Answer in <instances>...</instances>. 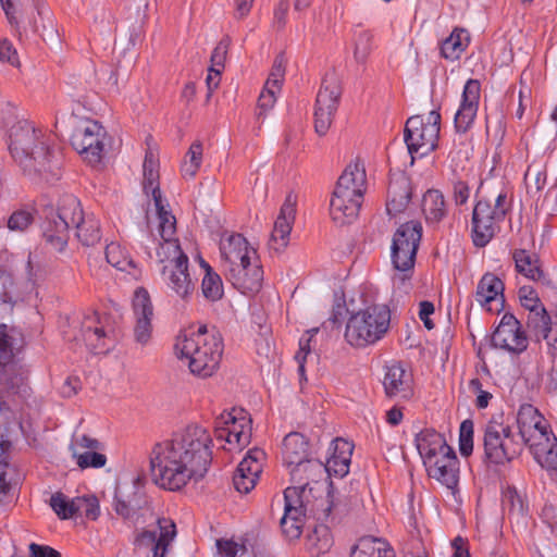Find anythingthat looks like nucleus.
I'll use <instances>...</instances> for the list:
<instances>
[{
  "mask_svg": "<svg viewBox=\"0 0 557 557\" xmlns=\"http://www.w3.org/2000/svg\"><path fill=\"white\" fill-rule=\"evenodd\" d=\"M211 445L209 431L197 423L156 443L149 455L154 482L162 488L178 491L190 481L201 480L211 463Z\"/></svg>",
  "mask_w": 557,
  "mask_h": 557,
  "instance_id": "obj_1",
  "label": "nucleus"
},
{
  "mask_svg": "<svg viewBox=\"0 0 557 557\" xmlns=\"http://www.w3.org/2000/svg\"><path fill=\"white\" fill-rule=\"evenodd\" d=\"M222 267L226 278L243 294L258 293L263 270L257 250L238 233L224 234L220 240Z\"/></svg>",
  "mask_w": 557,
  "mask_h": 557,
  "instance_id": "obj_2",
  "label": "nucleus"
},
{
  "mask_svg": "<svg viewBox=\"0 0 557 557\" xmlns=\"http://www.w3.org/2000/svg\"><path fill=\"white\" fill-rule=\"evenodd\" d=\"M223 349L221 335L215 331L209 332L206 325L180 333L174 345L176 356L200 377L211 376L218 370Z\"/></svg>",
  "mask_w": 557,
  "mask_h": 557,
  "instance_id": "obj_3",
  "label": "nucleus"
},
{
  "mask_svg": "<svg viewBox=\"0 0 557 557\" xmlns=\"http://www.w3.org/2000/svg\"><path fill=\"white\" fill-rule=\"evenodd\" d=\"M8 145L14 161L28 173L47 171L55 156L49 136L27 120L11 126Z\"/></svg>",
  "mask_w": 557,
  "mask_h": 557,
  "instance_id": "obj_4",
  "label": "nucleus"
},
{
  "mask_svg": "<svg viewBox=\"0 0 557 557\" xmlns=\"http://www.w3.org/2000/svg\"><path fill=\"white\" fill-rule=\"evenodd\" d=\"M414 443L428 475L455 493L459 483V460L444 435L424 429L416 435Z\"/></svg>",
  "mask_w": 557,
  "mask_h": 557,
  "instance_id": "obj_5",
  "label": "nucleus"
},
{
  "mask_svg": "<svg viewBox=\"0 0 557 557\" xmlns=\"http://www.w3.org/2000/svg\"><path fill=\"white\" fill-rule=\"evenodd\" d=\"M389 325V308L381 304L370 305L349 314L344 339L352 348H367L380 342Z\"/></svg>",
  "mask_w": 557,
  "mask_h": 557,
  "instance_id": "obj_6",
  "label": "nucleus"
},
{
  "mask_svg": "<svg viewBox=\"0 0 557 557\" xmlns=\"http://www.w3.org/2000/svg\"><path fill=\"white\" fill-rule=\"evenodd\" d=\"M511 205L505 187L475 202L471 216V238L475 247H485L500 231Z\"/></svg>",
  "mask_w": 557,
  "mask_h": 557,
  "instance_id": "obj_7",
  "label": "nucleus"
},
{
  "mask_svg": "<svg viewBox=\"0 0 557 557\" xmlns=\"http://www.w3.org/2000/svg\"><path fill=\"white\" fill-rule=\"evenodd\" d=\"M157 260L160 265V275L171 293L188 300L195 290V283L189 273V260L180 245L168 243L158 247Z\"/></svg>",
  "mask_w": 557,
  "mask_h": 557,
  "instance_id": "obj_8",
  "label": "nucleus"
},
{
  "mask_svg": "<svg viewBox=\"0 0 557 557\" xmlns=\"http://www.w3.org/2000/svg\"><path fill=\"white\" fill-rule=\"evenodd\" d=\"M522 447V441H519L510 425L491 420L484 426L483 449L486 462L504 466L517 458Z\"/></svg>",
  "mask_w": 557,
  "mask_h": 557,
  "instance_id": "obj_9",
  "label": "nucleus"
},
{
  "mask_svg": "<svg viewBox=\"0 0 557 557\" xmlns=\"http://www.w3.org/2000/svg\"><path fill=\"white\" fill-rule=\"evenodd\" d=\"M81 214V202L72 196H65L55 212H51L42 225V237L46 243L57 252H62L69 240V228Z\"/></svg>",
  "mask_w": 557,
  "mask_h": 557,
  "instance_id": "obj_10",
  "label": "nucleus"
},
{
  "mask_svg": "<svg viewBox=\"0 0 557 557\" xmlns=\"http://www.w3.org/2000/svg\"><path fill=\"white\" fill-rule=\"evenodd\" d=\"M440 122L441 115L436 111H431L426 119L414 115L407 120L404 139L412 157L413 154L424 157L436 148Z\"/></svg>",
  "mask_w": 557,
  "mask_h": 557,
  "instance_id": "obj_11",
  "label": "nucleus"
},
{
  "mask_svg": "<svg viewBox=\"0 0 557 557\" xmlns=\"http://www.w3.org/2000/svg\"><path fill=\"white\" fill-rule=\"evenodd\" d=\"M214 434L228 445L227 450H242L250 443L251 419L242 409L223 412L215 420Z\"/></svg>",
  "mask_w": 557,
  "mask_h": 557,
  "instance_id": "obj_12",
  "label": "nucleus"
},
{
  "mask_svg": "<svg viewBox=\"0 0 557 557\" xmlns=\"http://www.w3.org/2000/svg\"><path fill=\"white\" fill-rule=\"evenodd\" d=\"M107 138V132L102 125L87 120L75 127L71 144L84 161L90 165H97L102 160Z\"/></svg>",
  "mask_w": 557,
  "mask_h": 557,
  "instance_id": "obj_13",
  "label": "nucleus"
},
{
  "mask_svg": "<svg viewBox=\"0 0 557 557\" xmlns=\"http://www.w3.org/2000/svg\"><path fill=\"white\" fill-rule=\"evenodd\" d=\"M342 87L335 74H327L318 91L314 106V129L323 136L330 129L337 111Z\"/></svg>",
  "mask_w": 557,
  "mask_h": 557,
  "instance_id": "obj_14",
  "label": "nucleus"
},
{
  "mask_svg": "<svg viewBox=\"0 0 557 557\" xmlns=\"http://www.w3.org/2000/svg\"><path fill=\"white\" fill-rule=\"evenodd\" d=\"M517 424L519 429L517 436L519 441H522V445H527L529 448L553 434L546 419L530 404L520 406Z\"/></svg>",
  "mask_w": 557,
  "mask_h": 557,
  "instance_id": "obj_15",
  "label": "nucleus"
},
{
  "mask_svg": "<svg viewBox=\"0 0 557 557\" xmlns=\"http://www.w3.org/2000/svg\"><path fill=\"white\" fill-rule=\"evenodd\" d=\"M81 333L86 346L95 354H104L113 345V330L108 325V318L97 312L84 315L81 322Z\"/></svg>",
  "mask_w": 557,
  "mask_h": 557,
  "instance_id": "obj_16",
  "label": "nucleus"
},
{
  "mask_svg": "<svg viewBox=\"0 0 557 557\" xmlns=\"http://www.w3.org/2000/svg\"><path fill=\"white\" fill-rule=\"evenodd\" d=\"M289 469L290 480L294 483L288 488H295L297 497L309 499V493L314 490L313 485H318L321 481L327 478V472L323 462L305 458L301 462L292 466Z\"/></svg>",
  "mask_w": 557,
  "mask_h": 557,
  "instance_id": "obj_17",
  "label": "nucleus"
},
{
  "mask_svg": "<svg viewBox=\"0 0 557 557\" xmlns=\"http://www.w3.org/2000/svg\"><path fill=\"white\" fill-rule=\"evenodd\" d=\"M284 515L281 519L282 532L288 540H297L302 533L309 499L297 497L295 488L284 491Z\"/></svg>",
  "mask_w": 557,
  "mask_h": 557,
  "instance_id": "obj_18",
  "label": "nucleus"
},
{
  "mask_svg": "<svg viewBox=\"0 0 557 557\" xmlns=\"http://www.w3.org/2000/svg\"><path fill=\"white\" fill-rule=\"evenodd\" d=\"M382 383L388 398L407 400L413 394L412 373L399 361H392L384 367Z\"/></svg>",
  "mask_w": 557,
  "mask_h": 557,
  "instance_id": "obj_19",
  "label": "nucleus"
},
{
  "mask_svg": "<svg viewBox=\"0 0 557 557\" xmlns=\"http://www.w3.org/2000/svg\"><path fill=\"white\" fill-rule=\"evenodd\" d=\"M492 343L495 347L517 354L522 352L528 347V338L524 332L521 331L520 322L509 313L503 315L492 336Z\"/></svg>",
  "mask_w": 557,
  "mask_h": 557,
  "instance_id": "obj_20",
  "label": "nucleus"
},
{
  "mask_svg": "<svg viewBox=\"0 0 557 557\" xmlns=\"http://www.w3.org/2000/svg\"><path fill=\"white\" fill-rule=\"evenodd\" d=\"M296 196L288 194L274 221L273 230L269 239L270 249L280 252L287 247L296 218Z\"/></svg>",
  "mask_w": 557,
  "mask_h": 557,
  "instance_id": "obj_21",
  "label": "nucleus"
},
{
  "mask_svg": "<svg viewBox=\"0 0 557 557\" xmlns=\"http://www.w3.org/2000/svg\"><path fill=\"white\" fill-rule=\"evenodd\" d=\"M481 97V84L478 79H468L463 86L460 106L454 123L458 133H467L476 117Z\"/></svg>",
  "mask_w": 557,
  "mask_h": 557,
  "instance_id": "obj_22",
  "label": "nucleus"
},
{
  "mask_svg": "<svg viewBox=\"0 0 557 557\" xmlns=\"http://www.w3.org/2000/svg\"><path fill=\"white\" fill-rule=\"evenodd\" d=\"M176 535L175 523L166 518L158 519L157 524L137 537L139 546L151 547L152 557H164L170 543Z\"/></svg>",
  "mask_w": 557,
  "mask_h": 557,
  "instance_id": "obj_23",
  "label": "nucleus"
},
{
  "mask_svg": "<svg viewBox=\"0 0 557 557\" xmlns=\"http://www.w3.org/2000/svg\"><path fill=\"white\" fill-rule=\"evenodd\" d=\"M264 457V451L258 448L250 449L247 453L233 476V484L236 491L247 494L256 486L262 471Z\"/></svg>",
  "mask_w": 557,
  "mask_h": 557,
  "instance_id": "obj_24",
  "label": "nucleus"
},
{
  "mask_svg": "<svg viewBox=\"0 0 557 557\" xmlns=\"http://www.w3.org/2000/svg\"><path fill=\"white\" fill-rule=\"evenodd\" d=\"M133 310L136 320L135 338L138 343L146 344L151 335L153 306L148 290L144 287H138L134 293Z\"/></svg>",
  "mask_w": 557,
  "mask_h": 557,
  "instance_id": "obj_25",
  "label": "nucleus"
},
{
  "mask_svg": "<svg viewBox=\"0 0 557 557\" xmlns=\"http://www.w3.org/2000/svg\"><path fill=\"white\" fill-rule=\"evenodd\" d=\"M367 188V175L363 163H349L339 176L332 195L348 196L363 200Z\"/></svg>",
  "mask_w": 557,
  "mask_h": 557,
  "instance_id": "obj_26",
  "label": "nucleus"
},
{
  "mask_svg": "<svg viewBox=\"0 0 557 557\" xmlns=\"http://www.w3.org/2000/svg\"><path fill=\"white\" fill-rule=\"evenodd\" d=\"M99 448L100 443L87 435L75 437L70 446L72 457L82 469L101 468L106 465L107 457L97 451Z\"/></svg>",
  "mask_w": 557,
  "mask_h": 557,
  "instance_id": "obj_27",
  "label": "nucleus"
},
{
  "mask_svg": "<svg viewBox=\"0 0 557 557\" xmlns=\"http://www.w3.org/2000/svg\"><path fill=\"white\" fill-rule=\"evenodd\" d=\"M416 246L410 248H392V262L395 269V273L393 275V285L398 288H404L405 292L408 290L409 281L411 280L413 267L416 262L417 256Z\"/></svg>",
  "mask_w": 557,
  "mask_h": 557,
  "instance_id": "obj_28",
  "label": "nucleus"
},
{
  "mask_svg": "<svg viewBox=\"0 0 557 557\" xmlns=\"http://www.w3.org/2000/svg\"><path fill=\"white\" fill-rule=\"evenodd\" d=\"M416 246L410 248H392V262L395 269V273L393 275V285L398 288H404L405 292L408 290L409 281L411 280L413 267L416 262L417 256Z\"/></svg>",
  "mask_w": 557,
  "mask_h": 557,
  "instance_id": "obj_29",
  "label": "nucleus"
},
{
  "mask_svg": "<svg viewBox=\"0 0 557 557\" xmlns=\"http://www.w3.org/2000/svg\"><path fill=\"white\" fill-rule=\"evenodd\" d=\"M331 455L323 463L327 474L345 476L349 472L354 445L341 437L335 438L331 443Z\"/></svg>",
  "mask_w": 557,
  "mask_h": 557,
  "instance_id": "obj_30",
  "label": "nucleus"
},
{
  "mask_svg": "<svg viewBox=\"0 0 557 557\" xmlns=\"http://www.w3.org/2000/svg\"><path fill=\"white\" fill-rule=\"evenodd\" d=\"M285 75V67L282 57L274 60L270 75L264 84V87L258 98V108L262 112L271 110L275 102L277 95L281 92L282 83Z\"/></svg>",
  "mask_w": 557,
  "mask_h": 557,
  "instance_id": "obj_31",
  "label": "nucleus"
},
{
  "mask_svg": "<svg viewBox=\"0 0 557 557\" xmlns=\"http://www.w3.org/2000/svg\"><path fill=\"white\" fill-rule=\"evenodd\" d=\"M363 200L352 197L332 195L330 213L332 220L338 225L350 224L360 211Z\"/></svg>",
  "mask_w": 557,
  "mask_h": 557,
  "instance_id": "obj_32",
  "label": "nucleus"
},
{
  "mask_svg": "<svg viewBox=\"0 0 557 557\" xmlns=\"http://www.w3.org/2000/svg\"><path fill=\"white\" fill-rule=\"evenodd\" d=\"M283 460L287 468L301 462L309 457V443L297 432L287 434L283 441Z\"/></svg>",
  "mask_w": 557,
  "mask_h": 557,
  "instance_id": "obj_33",
  "label": "nucleus"
},
{
  "mask_svg": "<svg viewBox=\"0 0 557 557\" xmlns=\"http://www.w3.org/2000/svg\"><path fill=\"white\" fill-rule=\"evenodd\" d=\"M153 202L158 219L157 230L162 239L159 247H164L168 243L180 245L178 239L175 237L176 219L172 212L168 210L169 205L163 199Z\"/></svg>",
  "mask_w": 557,
  "mask_h": 557,
  "instance_id": "obj_34",
  "label": "nucleus"
},
{
  "mask_svg": "<svg viewBox=\"0 0 557 557\" xmlns=\"http://www.w3.org/2000/svg\"><path fill=\"white\" fill-rule=\"evenodd\" d=\"M504 283L493 273H485L480 280L475 298L482 306H488L492 301H504Z\"/></svg>",
  "mask_w": 557,
  "mask_h": 557,
  "instance_id": "obj_35",
  "label": "nucleus"
},
{
  "mask_svg": "<svg viewBox=\"0 0 557 557\" xmlns=\"http://www.w3.org/2000/svg\"><path fill=\"white\" fill-rule=\"evenodd\" d=\"M143 187L147 196H151L153 201L162 199L159 186V161L152 151H147L143 164Z\"/></svg>",
  "mask_w": 557,
  "mask_h": 557,
  "instance_id": "obj_36",
  "label": "nucleus"
},
{
  "mask_svg": "<svg viewBox=\"0 0 557 557\" xmlns=\"http://www.w3.org/2000/svg\"><path fill=\"white\" fill-rule=\"evenodd\" d=\"M76 227L77 239L86 247L95 246L101 239V231L99 220L92 214L84 215L81 208L78 219L72 223Z\"/></svg>",
  "mask_w": 557,
  "mask_h": 557,
  "instance_id": "obj_37",
  "label": "nucleus"
},
{
  "mask_svg": "<svg viewBox=\"0 0 557 557\" xmlns=\"http://www.w3.org/2000/svg\"><path fill=\"white\" fill-rule=\"evenodd\" d=\"M530 451L541 467L557 471V438L554 434L533 444Z\"/></svg>",
  "mask_w": 557,
  "mask_h": 557,
  "instance_id": "obj_38",
  "label": "nucleus"
},
{
  "mask_svg": "<svg viewBox=\"0 0 557 557\" xmlns=\"http://www.w3.org/2000/svg\"><path fill=\"white\" fill-rule=\"evenodd\" d=\"M21 347V334L15 329L0 324V364H8L17 358Z\"/></svg>",
  "mask_w": 557,
  "mask_h": 557,
  "instance_id": "obj_39",
  "label": "nucleus"
},
{
  "mask_svg": "<svg viewBox=\"0 0 557 557\" xmlns=\"http://www.w3.org/2000/svg\"><path fill=\"white\" fill-rule=\"evenodd\" d=\"M410 185L407 180L403 178L392 183L388 187V200L386 211L391 216L403 212L410 201Z\"/></svg>",
  "mask_w": 557,
  "mask_h": 557,
  "instance_id": "obj_40",
  "label": "nucleus"
},
{
  "mask_svg": "<svg viewBox=\"0 0 557 557\" xmlns=\"http://www.w3.org/2000/svg\"><path fill=\"white\" fill-rule=\"evenodd\" d=\"M107 261L119 271L126 272L134 277L139 273L129 252L119 243H110L106 247Z\"/></svg>",
  "mask_w": 557,
  "mask_h": 557,
  "instance_id": "obj_41",
  "label": "nucleus"
},
{
  "mask_svg": "<svg viewBox=\"0 0 557 557\" xmlns=\"http://www.w3.org/2000/svg\"><path fill=\"white\" fill-rule=\"evenodd\" d=\"M350 557H395V553L385 541L367 536L358 541Z\"/></svg>",
  "mask_w": 557,
  "mask_h": 557,
  "instance_id": "obj_42",
  "label": "nucleus"
},
{
  "mask_svg": "<svg viewBox=\"0 0 557 557\" xmlns=\"http://www.w3.org/2000/svg\"><path fill=\"white\" fill-rule=\"evenodd\" d=\"M422 211L428 222L437 223L447 214L444 195L437 189H429L422 199Z\"/></svg>",
  "mask_w": 557,
  "mask_h": 557,
  "instance_id": "obj_43",
  "label": "nucleus"
},
{
  "mask_svg": "<svg viewBox=\"0 0 557 557\" xmlns=\"http://www.w3.org/2000/svg\"><path fill=\"white\" fill-rule=\"evenodd\" d=\"M470 42L469 34L462 28H455L441 42V55L446 60L456 61L460 58Z\"/></svg>",
  "mask_w": 557,
  "mask_h": 557,
  "instance_id": "obj_44",
  "label": "nucleus"
},
{
  "mask_svg": "<svg viewBox=\"0 0 557 557\" xmlns=\"http://www.w3.org/2000/svg\"><path fill=\"white\" fill-rule=\"evenodd\" d=\"M422 236V225L418 221H409L401 224L394 234L392 248H410L419 247Z\"/></svg>",
  "mask_w": 557,
  "mask_h": 557,
  "instance_id": "obj_45",
  "label": "nucleus"
},
{
  "mask_svg": "<svg viewBox=\"0 0 557 557\" xmlns=\"http://www.w3.org/2000/svg\"><path fill=\"white\" fill-rule=\"evenodd\" d=\"M0 367H2L0 381L8 391H16L24 385L28 370L20 359L15 358L8 364H0Z\"/></svg>",
  "mask_w": 557,
  "mask_h": 557,
  "instance_id": "obj_46",
  "label": "nucleus"
},
{
  "mask_svg": "<svg viewBox=\"0 0 557 557\" xmlns=\"http://www.w3.org/2000/svg\"><path fill=\"white\" fill-rule=\"evenodd\" d=\"M333 545V537L326 525H317L306 537V548L313 557L327 553Z\"/></svg>",
  "mask_w": 557,
  "mask_h": 557,
  "instance_id": "obj_47",
  "label": "nucleus"
},
{
  "mask_svg": "<svg viewBox=\"0 0 557 557\" xmlns=\"http://www.w3.org/2000/svg\"><path fill=\"white\" fill-rule=\"evenodd\" d=\"M519 299L521 306L529 311L527 317V325L529 331L532 329L531 320H536V318L548 317L546 309L543 307L537 293L531 286H522L519 289Z\"/></svg>",
  "mask_w": 557,
  "mask_h": 557,
  "instance_id": "obj_48",
  "label": "nucleus"
},
{
  "mask_svg": "<svg viewBox=\"0 0 557 557\" xmlns=\"http://www.w3.org/2000/svg\"><path fill=\"white\" fill-rule=\"evenodd\" d=\"M513 260L517 272L524 277L532 281H540L543 277V271L535 255L520 249L513 252Z\"/></svg>",
  "mask_w": 557,
  "mask_h": 557,
  "instance_id": "obj_49",
  "label": "nucleus"
},
{
  "mask_svg": "<svg viewBox=\"0 0 557 557\" xmlns=\"http://www.w3.org/2000/svg\"><path fill=\"white\" fill-rule=\"evenodd\" d=\"M535 319L531 320L530 332L537 341L544 339L550 349L557 350V321L553 322L549 315L546 319L536 317Z\"/></svg>",
  "mask_w": 557,
  "mask_h": 557,
  "instance_id": "obj_50",
  "label": "nucleus"
},
{
  "mask_svg": "<svg viewBox=\"0 0 557 557\" xmlns=\"http://www.w3.org/2000/svg\"><path fill=\"white\" fill-rule=\"evenodd\" d=\"M200 265L205 270L201 283L202 295L211 301L219 300L223 295V284L220 275L213 272L205 260H201Z\"/></svg>",
  "mask_w": 557,
  "mask_h": 557,
  "instance_id": "obj_51",
  "label": "nucleus"
},
{
  "mask_svg": "<svg viewBox=\"0 0 557 557\" xmlns=\"http://www.w3.org/2000/svg\"><path fill=\"white\" fill-rule=\"evenodd\" d=\"M202 144L195 141L190 145L181 165L182 175L185 178H194L202 162Z\"/></svg>",
  "mask_w": 557,
  "mask_h": 557,
  "instance_id": "obj_52",
  "label": "nucleus"
},
{
  "mask_svg": "<svg viewBox=\"0 0 557 557\" xmlns=\"http://www.w3.org/2000/svg\"><path fill=\"white\" fill-rule=\"evenodd\" d=\"M72 506L75 509V516L85 517L89 520H96L100 513L98 498L94 495L75 497Z\"/></svg>",
  "mask_w": 557,
  "mask_h": 557,
  "instance_id": "obj_53",
  "label": "nucleus"
},
{
  "mask_svg": "<svg viewBox=\"0 0 557 557\" xmlns=\"http://www.w3.org/2000/svg\"><path fill=\"white\" fill-rule=\"evenodd\" d=\"M72 505L73 498L70 499L60 492L54 493L50 498V506L60 519H71L75 516Z\"/></svg>",
  "mask_w": 557,
  "mask_h": 557,
  "instance_id": "obj_54",
  "label": "nucleus"
},
{
  "mask_svg": "<svg viewBox=\"0 0 557 557\" xmlns=\"http://www.w3.org/2000/svg\"><path fill=\"white\" fill-rule=\"evenodd\" d=\"M372 50V35L367 30H360L355 37L354 57L358 63H363Z\"/></svg>",
  "mask_w": 557,
  "mask_h": 557,
  "instance_id": "obj_55",
  "label": "nucleus"
},
{
  "mask_svg": "<svg viewBox=\"0 0 557 557\" xmlns=\"http://www.w3.org/2000/svg\"><path fill=\"white\" fill-rule=\"evenodd\" d=\"M459 451L463 457H468L473 451V422L465 420L459 428Z\"/></svg>",
  "mask_w": 557,
  "mask_h": 557,
  "instance_id": "obj_56",
  "label": "nucleus"
},
{
  "mask_svg": "<svg viewBox=\"0 0 557 557\" xmlns=\"http://www.w3.org/2000/svg\"><path fill=\"white\" fill-rule=\"evenodd\" d=\"M318 333V329H312L307 331L305 335H302L299 339V350L297 351L295 359L298 362V372L301 377L305 375V362L307 356L311 351V339Z\"/></svg>",
  "mask_w": 557,
  "mask_h": 557,
  "instance_id": "obj_57",
  "label": "nucleus"
},
{
  "mask_svg": "<svg viewBox=\"0 0 557 557\" xmlns=\"http://www.w3.org/2000/svg\"><path fill=\"white\" fill-rule=\"evenodd\" d=\"M218 552L214 557H238L246 552V546L232 540H218Z\"/></svg>",
  "mask_w": 557,
  "mask_h": 557,
  "instance_id": "obj_58",
  "label": "nucleus"
},
{
  "mask_svg": "<svg viewBox=\"0 0 557 557\" xmlns=\"http://www.w3.org/2000/svg\"><path fill=\"white\" fill-rule=\"evenodd\" d=\"M14 288L13 275L8 271H0V301L13 305L12 292Z\"/></svg>",
  "mask_w": 557,
  "mask_h": 557,
  "instance_id": "obj_59",
  "label": "nucleus"
},
{
  "mask_svg": "<svg viewBox=\"0 0 557 557\" xmlns=\"http://www.w3.org/2000/svg\"><path fill=\"white\" fill-rule=\"evenodd\" d=\"M231 40L230 38L225 37L219 41V44L215 46V48L212 51L211 54V65L215 69H224L228 47H230Z\"/></svg>",
  "mask_w": 557,
  "mask_h": 557,
  "instance_id": "obj_60",
  "label": "nucleus"
},
{
  "mask_svg": "<svg viewBox=\"0 0 557 557\" xmlns=\"http://www.w3.org/2000/svg\"><path fill=\"white\" fill-rule=\"evenodd\" d=\"M503 502L508 505L510 511L522 513L524 509V502L522 496L518 493L516 487H507L503 493Z\"/></svg>",
  "mask_w": 557,
  "mask_h": 557,
  "instance_id": "obj_61",
  "label": "nucleus"
},
{
  "mask_svg": "<svg viewBox=\"0 0 557 557\" xmlns=\"http://www.w3.org/2000/svg\"><path fill=\"white\" fill-rule=\"evenodd\" d=\"M33 222V215L25 210H20L11 214L8 220V227L11 231H24Z\"/></svg>",
  "mask_w": 557,
  "mask_h": 557,
  "instance_id": "obj_62",
  "label": "nucleus"
},
{
  "mask_svg": "<svg viewBox=\"0 0 557 557\" xmlns=\"http://www.w3.org/2000/svg\"><path fill=\"white\" fill-rule=\"evenodd\" d=\"M0 61L8 62L12 66H20L17 51L13 44L7 39L0 41Z\"/></svg>",
  "mask_w": 557,
  "mask_h": 557,
  "instance_id": "obj_63",
  "label": "nucleus"
},
{
  "mask_svg": "<svg viewBox=\"0 0 557 557\" xmlns=\"http://www.w3.org/2000/svg\"><path fill=\"white\" fill-rule=\"evenodd\" d=\"M28 550V557H61V554L57 549L48 545L30 543Z\"/></svg>",
  "mask_w": 557,
  "mask_h": 557,
  "instance_id": "obj_64",
  "label": "nucleus"
}]
</instances>
